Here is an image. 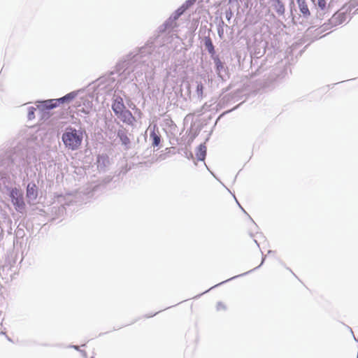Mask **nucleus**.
I'll use <instances>...</instances> for the list:
<instances>
[{
  "mask_svg": "<svg viewBox=\"0 0 358 358\" xmlns=\"http://www.w3.org/2000/svg\"><path fill=\"white\" fill-rule=\"evenodd\" d=\"M83 138V132L72 127L67 128L62 135L64 144L71 150H76L80 148Z\"/></svg>",
  "mask_w": 358,
  "mask_h": 358,
  "instance_id": "obj_1",
  "label": "nucleus"
},
{
  "mask_svg": "<svg viewBox=\"0 0 358 358\" xmlns=\"http://www.w3.org/2000/svg\"><path fill=\"white\" fill-rule=\"evenodd\" d=\"M112 109L117 117L123 122L129 121L132 117L131 113L126 109L123 99L120 96L115 99L112 104Z\"/></svg>",
  "mask_w": 358,
  "mask_h": 358,
  "instance_id": "obj_2",
  "label": "nucleus"
},
{
  "mask_svg": "<svg viewBox=\"0 0 358 358\" xmlns=\"http://www.w3.org/2000/svg\"><path fill=\"white\" fill-rule=\"evenodd\" d=\"M10 196L15 208L17 211H22L25 208V203L22 193L16 187L12 188L10 192Z\"/></svg>",
  "mask_w": 358,
  "mask_h": 358,
  "instance_id": "obj_3",
  "label": "nucleus"
},
{
  "mask_svg": "<svg viewBox=\"0 0 358 358\" xmlns=\"http://www.w3.org/2000/svg\"><path fill=\"white\" fill-rule=\"evenodd\" d=\"M271 2V7L279 15H283L285 12L284 4L280 0H270Z\"/></svg>",
  "mask_w": 358,
  "mask_h": 358,
  "instance_id": "obj_4",
  "label": "nucleus"
},
{
  "mask_svg": "<svg viewBox=\"0 0 358 358\" xmlns=\"http://www.w3.org/2000/svg\"><path fill=\"white\" fill-rule=\"evenodd\" d=\"M297 4L301 13L305 18H308L310 16V11L308 8L306 0H296Z\"/></svg>",
  "mask_w": 358,
  "mask_h": 358,
  "instance_id": "obj_5",
  "label": "nucleus"
},
{
  "mask_svg": "<svg viewBox=\"0 0 358 358\" xmlns=\"http://www.w3.org/2000/svg\"><path fill=\"white\" fill-rule=\"evenodd\" d=\"M38 196V190L34 183L28 184L27 187V197L31 200H35Z\"/></svg>",
  "mask_w": 358,
  "mask_h": 358,
  "instance_id": "obj_6",
  "label": "nucleus"
},
{
  "mask_svg": "<svg viewBox=\"0 0 358 358\" xmlns=\"http://www.w3.org/2000/svg\"><path fill=\"white\" fill-rule=\"evenodd\" d=\"M196 158L198 160H204L206 155V146L204 144H201L196 152Z\"/></svg>",
  "mask_w": 358,
  "mask_h": 358,
  "instance_id": "obj_7",
  "label": "nucleus"
},
{
  "mask_svg": "<svg viewBox=\"0 0 358 358\" xmlns=\"http://www.w3.org/2000/svg\"><path fill=\"white\" fill-rule=\"evenodd\" d=\"M76 95L77 93L76 92H72L60 99H56L55 101L59 103H64L65 101L69 102L73 100L76 96Z\"/></svg>",
  "mask_w": 358,
  "mask_h": 358,
  "instance_id": "obj_8",
  "label": "nucleus"
},
{
  "mask_svg": "<svg viewBox=\"0 0 358 358\" xmlns=\"http://www.w3.org/2000/svg\"><path fill=\"white\" fill-rule=\"evenodd\" d=\"M150 138L152 140V144L153 146H158L159 145L160 136L157 133H155V131H152L150 134Z\"/></svg>",
  "mask_w": 358,
  "mask_h": 358,
  "instance_id": "obj_9",
  "label": "nucleus"
},
{
  "mask_svg": "<svg viewBox=\"0 0 358 358\" xmlns=\"http://www.w3.org/2000/svg\"><path fill=\"white\" fill-rule=\"evenodd\" d=\"M215 63L216 66V71L217 73H220L221 70L224 69V65L219 58H216L215 59Z\"/></svg>",
  "mask_w": 358,
  "mask_h": 358,
  "instance_id": "obj_10",
  "label": "nucleus"
},
{
  "mask_svg": "<svg viewBox=\"0 0 358 358\" xmlns=\"http://www.w3.org/2000/svg\"><path fill=\"white\" fill-rule=\"evenodd\" d=\"M317 6L323 11L327 8L326 0H317Z\"/></svg>",
  "mask_w": 358,
  "mask_h": 358,
  "instance_id": "obj_11",
  "label": "nucleus"
},
{
  "mask_svg": "<svg viewBox=\"0 0 358 358\" xmlns=\"http://www.w3.org/2000/svg\"><path fill=\"white\" fill-rule=\"evenodd\" d=\"M119 136H120V138L124 145H127L130 143V140L127 136V135L122 134H119Z\"/></svg>",
  "mask_w": 358,
  "mask_h": 358,
  "instance_id": "obj_12",
  "label": "nucleus"
},
{
  "mask_svg": "<svg viewBox=\"0 0 358 358\" xmlns=\"http://www.w3.org/2000/svg\"><path fill=\"white\" fill-rule=\"evenodd\" d=\"M216 309L217 311L225 310L227 309V306L223 302H218L216 305Z\"/></svg>",
  "mask_w": 358,
  "mask_h": 358,
  "instance_id": "obj_13",
  "label": "nucleus"
},
{
  "mask_svg": "<svg viewBox=\"0 0 358 358\" xmlns=\"http://www.w3.org/2000/svg\"><path fill=\"white\" fill-rule=\"evenodd\" d=\"M55 100L56 99L48 101L47 103H49L50 104H46V107L48 108H53L56 107L57 106L58 102H56Z\"/></svg>",
  "mask_w": 358,
  "mask_h": 358,
  "instance_id": "obj_14",
  "label": "nucleus"
},
{
  "mask_svg": "<svg viewBox=\"0 0 358 358\" xmlns=\"http://www.w3.org/2000/svg\"><path fill=\"white\" fill-rule=\"evenodd\" d=\"M196 92L198 93V94L201 96H203V86L201 83L200 84H198L197 85V87H196Z\"/></svg>",
  "mask_w": 358,
  "mask_h": 358,
  "instance_id": "obj_15",
  "label": "nucleus"
},
{
  "mask_svg": "<svg viewBox=\"0 0 358 358\" xmlns=\"http://www.w3.org/2000/svg\"><path fill=\"white\" fill-rule=\"evenodd\" d=\"M36 109L34 108V107H31L29 108V113H28V118L29 120H31L34 117V112H35Z\"/></svg>",
  "mask_w": 358,
  "mask_h": 358,
  "instance_id": "obj_16",
  "label": "nucleus"
},
{
  "mask_svg": "<svg viewBox=\"0 0 358 358\" xmlns=\"http://www.w3.org/2000/svg\"><path fill=\"white\" fill-rule=\"evenodd\" d=\"M209 45H210V48L208 49V50H209V52H212V51H213V45H212L211 41H209Z\"/></svg>",
  "mask_w": 358,
  "mask_h": 358,
  "instance_id": "obj_17",
  "label": "nucleus"
},
{
  "mask_svg": "<svg viewBox=\"0 0 358 358\" xmlns=\"http://www.w3.org/2000/svg\"><path fill=\"white\" fill-rule=\"evenodd\" d=\"M92 358H93V357H92Z\"/></svg>",
  "mask_w": 358,
  "mask_h": 358,
  "instance_id": "obj_18",
  "label": "nucleus"
}]
</instances>
